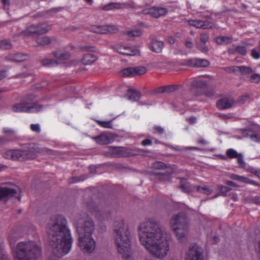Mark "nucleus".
I'll use <instances>...</instances> for the list:
<instances>
[{
	"label": "nucleus",
	"instance_id": "15",
	"mask_svg": "<svg viewBox=\"0 0 260 260\" xmlns=\"http://www.w3.org/2000/svg\"><path fill=\"white\" fill-rule=\"evenodd\" d=\"M30 149L31 150L32 154H34V159L37 157L38 154L54 155L55 152L46 147L40 148L39 146L34 143L30 144Z\"/></svg>",
	"mask_w": 260,
	"mask_h": 260
},
{
	"label": "nucleus",
	"instance_id": "45",
	"mask_svg": "<svg viewBox=\"0 0 260 260\" xmlns=\"http://www.w3.org/2000/svg\"><path fill=\"white\" fill-rule=\"evenodd\" d=\"M226 155L230 158H236L239 154L233 149H229L226 150Z\"/></svg>",
	"mask_w": 260,
	"mask_h": 260
},
{
	"label": "nucleus",
	"instance_id": "2",
	"mask_svg": "<svg viewBox=\"0 0 260 260\" xmlns=\"http://www.w3.org/2000/svg\"><path fill=\"white\" fill-rule=\"evenodd\" d=\"M67 224V220L64 216L54 215L50 217L46 225L49 244L53 254L58 257L70 252L73 242L71 231Z\"/></svg>",
	"mask_w": 260,
	"mask_h": 260
},
{
	"label": "nucleus",
	"instance_id": "25",
	"mask_svg": "<svg viewBox=\"0 0 260 260\" xmlns=\"http://www.w3.org/2000/svg\"><path fill=\"white\" fill-rule=\"evenodd\" d=\"M173 170L171 168H168V170L166 171L165 173L159 174L156 173L158 177V179L160 181H168L171 182V178L170 175L173 174Z\"/></svg>",
	"mask_w": 260,
	"mask_h": 260
},
{
	"label": "nucleus",
	"instance_id": "16",
	"mask_svg": "<svg viewBox=\"0 0 260 260\" xmlns=\"http://www.w3.org/2000/svg\"><path fill=\"white\" fill-rule=\"evenodd\" d=\"M181 64L193 67H206L209 66V62L206 59L190 58L185 60Z\"/></svg>",
	"mask_w": 260,
	"mask_h": 260
},
{
	"label": "nucleus",
	"instance_id": "43",
	"mask_svg": "<svg viewBox=\"0 0 260 260\" xmlns=\"http://www.w3.org/2000/svg\"><path fill=\"white\" fill-rule=\"evenodd\" d=\"M220 190L219 194L222 196H226L227 193L231 191V188L228 186L220 185L218 187Z\"/></svg>",
	"mask_w": 260,
	"mask_h": 260
},
{
	"label": "nucleus",
	"instance_id": "63",
	"mask_svg": "<svg viewBox=\"0 0 260 260\" xmlns=\"http://www.w3.org/2000/svg\"><path fill=\"white\" fill-rule=\"evenodd\" d=\"M0 260H11V258L9 257L8 254L4 251L0 254Z\"/></svg>",
	"mask_w": 260,
	"mask_h": 260
},
{
	"label": "nucleus",
	"instance_id": "5",
	"mask_svg": "<svg viewBox=\"0 0 260 260\" xmlns=\"http://www.w3.org/2000/svg\"><path fill=\"white\" fill-rule=\"evenodd\" d=\"M170 225L179 241L183 242L186 239L189 232V219L184 213L173 216Z\"/></svg>",
	"mask_w": 260,
	"mask_h": 260
},
{
	"label": "nucleus",
	"instance_id": "30",
	"mask_svg": "<svg viewBox=\"0 0 260 260\" xmlns=\"http://www.w3.org/2000/svg\"><path fill=\"white\" fill-rule=\"evenodd\" d=\"M28 56L26 54L17 53L13 56L10 57L8 59L16 62L23 61L26 60Z\"/></svg>",
	"mask_w": 260,
	"mask_h": 260
},
{
	"label": "nucleus",
	"instance_id": "8",
	"mask_svg": "<svg viewBox=\"0 0 260 260\" xmlns=\"http://www.w3.org/2000/svg\"><path fill=\"white\" fill-rule=\"evenodd\" d=\"M77 246L84 253L91 254L96 249V244L92 235H78Z\"/></svg>",
	"mask_w": 260,
	"mask_h": 260
},
{
	"label": "nucleus",
	"instance_id": "17",
	"mask_svg": "<svg viewBox=\"0 0 260 260\" xmlns=\"http://www.w3.org/2000/svg\"><path fill=\"white\" fill-rule=\"evenodd\" d=\"M116 51L119 54L124 55H137L140 54L138 50L128 46H119L115 48Z\"/></svg>",
	"mask_w": 260,
	"mask_h": 260
},
{
	"label": "nucleus",
	"instance_id": "62",
	"mask_svg": "<svg viewBox=\"0 0 260 260\" xmlns=\"http://www.w3.org/2000/svg\"><path fill=\"white\" fill-rule=\"evenodd\" d=\"M127 35L128 36H134V37H138L141 35V32L140 30H136L135 31H129L127 33Z\"/></svg>",
	"mask_w": 260,
	"mask_h": 260
},
{
	"label": "nucleus",
	"instance_id": "38",
	"mask_svg": "<svg viewBox=\"0 0 260 260\" xmlns=\"http://www.w3.org/2000/svg\"><path fill=\"white\" fill-rule=\"evenodd\" d=\"M41 63L43 66H50L56 65L58 62L54 59L45 58L41 60Z\"/></svg>",
	"mask_w": 260,
	"mask_h": 260
},
{
	"label": "nucleus",
	"instance_id": "6",
	"mask_svg": "<svg viewBox=\"0 0 260 260\" xmlns=\"http://www.w3.org/2000/svg\"><path fill=\"white\" fill-rule=\"evenodd\" d=\"M89 211L100 220H104L110 215L112 207L105 199H98L87 204Z\"/></svg>",
	"mask_w": 260,
	"mask_h": 260
},
{
	"label": "nucleus",
	"instance_id": "56",
	"mask_svg": "<svg viewBox=\"0 0 260 260\" xmlns=\"http://www.w3.org/2000/svg\"><path fill=\"white\" fill-rule=\"evenodd\" d=\"M237 159V162L241 167L244 168L245 166V163L243 160V156L241 154H239L238 156L236 157Z\"/></svg>",
	"mask_w": 260,
	"mask_h": 260
},
{
	"label": "nucleus",
	"instance_id": "31",
	"mask_svg": "<svg viewBox=\"0 0 260 260\" xmlns=\"http://www.w3.org/2000/svg\"><path fill=\"white\" fill-rule=\"evenodd\" d=\"M123 9L121 3H110L104 6L102 9L104 11H109L113 9Z\"/></svg>",
	"mask_w": 260,
	"mask_h": 260
},
{
	"label": "nucleus",
	"instance_id": "24",
	"mask_svg": "<svg viewBox=\"0 0 260 260\" xmlns=\"http://www.w3.org/2000/svg\"><path fill=\"white\" fill-rule=\"evenodd\" d=\"M27 109L28 103L25 102H23L20 103L15 104L12 107V110L15 112H24L28 113Z\"/></svg>",
	"mask_w": 260,
	"mask_h": 260
},
{
	"label": "nucleus",
	"instance_id": "34",
	"mask_svg": "<svg viewBox=\"0 0 260 260\" xmlns=\"http://www.w3.org/2000/svg\"><path fill=\"white\" fill-rule=\"evenodd\" d=\"M43 108L42 105L37 103H28V113L38 112L40 111Z\"/></svg>",
	"mask_w": 260,
	"mask_h": 260
},
{
	"label": "nucleus",
	"instance_id": "51",
	"mask_svg": "<svg viewBox=\"0 0 260 260\" xmlns=\"http://www.w3.org/2000/svg\"><path fill=\"white\" fill-rule=\"evenodd\" d=\"M3 133L9 136H15V131L12 129L5 127L3 129Z\"/></svg>",
	"mask_w": 260,
	"mask_h": 260
},
{
	"label": "nucleus",
	"instance_id": "48",
	"mask_svg": "<svg viewBox=\"0 0 260 260\" xmlns=\"http://www.w3.org/2000/svg\"><path fill=\"white\" fill-rule=\"evenodd\" d=\"M236 51H237V53H238L241 55H245L247 52L245 47L243 46H236Z\"/></svg>",
	"mask_w": 260,
	"mask_h": 260
},
{
	"label": "nucleus",
	"instance_id": "64",
	"mask_svg": "<svg viewBox=\"0 0 260 260\" xmlns=\"http://www.w3.org/2000/svg\"><path fill=\"white\" fill-rule=\"evenodd\" d=\"M244 183H248V184H252V185H254L255 186H259V184L254 181H253V180H251L248 178H247V177H245V180L244 181Z\"/></svg>",
	"mask_w": 260,
	"mask_h": 260
},
{
	"label": "nucleus",
	"instance_id": "39",
	"mask_svg": "<svg viewBox=\"0 0 260 260\" xmlns=\"http://www.w3.org/2000/svg\"><path fill=\"white\" fill-rule=\"evenodd\" d=\"M194 189L197 190V191L201 193H203L206 194H210L211 193V191L210 189L208 188L206 186H194Z\"/></svg>",
	"mask_w": 260,
	"mask_h": 260
},
{
	"label": "nucleus",
	"instance_id": "36",
	"mask_svg": "<svg viewBox=\"0 0 260 260\" xmlns=\"http://www.w3.org/2000/svg\"><path fill=\"white\" fill-rule=\"evenodd\" d=\"M141 93L139 91L129 89L128 91V99L133 101H138L141 97Z\"/></svg>",
	"mask_w": 260,
	"mask_h": 260
},
{
	"label": "nucleus",
	"instance_id": "52",
	"mask_svg": "<svg viewBox=\"0 0 260 260\" xmlns=\"http://www.w3.org/2000/svg\"><path fill=\"white\" fill-rule=\"evenodd\" d=\"M98 123L101 126L105 128H111L112 125L111 124V121H97Z\"/></svg>",
	"mask_w": 260,
	"mask_h": 260
},
{
	"label": "nucleus",
	"instance_id": "29",
	"mask_svg": "<svg viewBox=\"0 0 260 260\" xmlns=\"http://www.w3.org/2000/svg\"><path fill=\"white\" fill-rule=\"evenodd\" d=\"M36 42L39 45L44 46L51 44L52 39L48 36H43L37 38L36 39Z\"/></svg>",
	"mask_w": 260,
	"mask_h": 260
},
{
	"label": "nucleus",
	"instance_id": "9",
	"mask_svg": "<svg viewBox=\"0 0 260 260\" xmlns=\"http://www.w3.org/2000/svg\"><path fill=\"white\" fill-rule=\"evenodd\" d=\"M95 230V224L89 217L80 218L76 225V232L78 235H92Z\"/></svg>",
	"mask_w": 260,
	"mask_h": 260
},
{
	"label": "nucleus",
	"instance_id": "14",
	"mask_svg": "<svg viewBox=\"0 0 260 260\" xmlns=\"http://www.w3.org/2000/svg\"><path fill=\"white\" fill-rule=\"evenodd\" d=\"M146 72V69L144 67H138L136 68H127L120 72L121 76L124 77L134 76L135 75H141Z\"/></svg>",
	"mask_w": 260,
	"mask_h": 260
},
{
	"label": "nucleus",
	"instance_id": "28",
	"mask_svg": "<svg viewBox=\"0 0 260 260\" xmlns=\"http://www.w3.org/2000/svg\"><path fill=\"white\" fill-rule=\"evenodd\" d=\"M232 36H219L215 38V42L219 45L228 44L233 41Z\"/></svg>",
	"mask_w": 260,
	"mask_h": 260
},
{
	"label": "nucleus",
	"instance_id": "42",
	"mask_svg": "<svg viewBox=\"0 0 260 260\" xmlns=\"http://www.w3.org/2000/svg\"><path fill=\"white\" fill-rule=\"evenodd\" d=\"M12 45L9 41L4 40L0 43V47L3 49L7 50L11 48Z\"/></svg>",
	"mask_w": 260,
	"mask_h": 260
},
{
	"label": "nucleus",
	"instance_id": "1",
	"mask_svg": "<svg viewBox=\"0 0 260 260\" xmlns=\"http://www.w3.org/2000/svg\"><path fill=\"white\" fill-rule=\"evenodd\" d=\"M139 240L148 252L154 257L162 259L170 249L166 234L160 222L153 218H148L138 228Z\"/></svg>",
	"mask_w": 260,
	"mask_h": 260
},
{
	"label": "nucleus",
	"instance_id": "49",
	"mask_svg": "<svg viewBox=\"0 0 260 260\" xmlns=\"http://www.w3.org/2000/svg\"><path fill=\"white\" fill-rule=\"evenodd\" d=\"M250 99V96L248 94H245L243 95H241L240 97H239L238 99L237 100V103L240 104H244L246 102L249 101Z\"/></svg>",
	"mask_w": 260,
	"mask_h": 260
},
{
	"label": "nucleus",
	"instance_id": "19",
	"mask_svg": "<svg viewBox=\"0 0 260 260\" xmlns=\"http://www.w3.org/2000/svg\"><path fill=\"white\" fill-rule=\"evenodd\" d=\"M234 104L233 99L224 98L218 100L216 106L219 109L223 110L231 108Z\"/></svg>",
	"mask_w": 260,
	"mask_h": 260
},
{
	"label": "nucleus",
	"instance_id": "33",
	"mask_svg": "<svg viewBox=\"0 0 260 260\" xmlns=\"http://www.w3.org/2000/svg\"><path fill=\"white\" fill-rule=\"evenodd\" d=\"M55 58L60 60H67L69 59L71 54L69 52H61L60 51L53 52Z\"/></svg>",
	"mask_w": 260,
	"mask_h": 260
},
{
	"label": "nucleus",
	"instance_id": "21",
	"mask_svg": "<svg viewBox=\"0 0 260 260\" xmlns=\"http://www.w3.org/2000/svg\"><path fill=\"white\" fill-rule=\"evenodd\" d=\"M111 155L113 157H120L125 156V148L122 147H110Z\"/></svg>",
	"mask_w": 260,
	"mask_h": 260
},
{
	"label": "nucleus",
	"instance_id": "46",
	"mask_svg": "<svg viewBox=\"0 0 260 260\" xmlns=\"http://www.w3.org/2000/svg\"><path fill=\"white\" fill-rule=\"evenodd\" d=\"M249 81L252 83H258L260 82V75L258 74L251 75Z\"/></svg>",
	"mask_w": 260,
	"mask_h": 260
},
{
	"label": "nucleus",
	"instance_id": "55",
	"mask_svg": "<svg viewBox=\"0 0 260 260\" xmlns=\"http://www.w3.org/2000/svg\"><path fill=\"white\" fill-rule=\"evenodd\" d=\"M240 66H232L230 67H226L224 68V70L229 73H234L239 71Z\"/></svg>",
	"mask_w": 260,
	"mask_h": 260
},
{
	"label": "nucleus",
	"instance_id": "54",
	"mask_svg": "<svg viewBox=\"0 0 260 260\" xmlns=\"http://www.w3.org/2000/svg\"><path fill=\"white\" fill-rule=\"evenodd\" d=\"M209 39V35L206 33H202L200 34V40L201 42L206 43Z\"/></svg>",
	"mask_w": 260,
	"mask_h": 260
},
{
	"label": "nucleus",
	"instance_id": "7",
	"mask_svg": "<svg viewBox=\"0 0 260 260\" xmlns=\"http://www.w3.org/2000/svg\"><path fill=\"white\" fill-rule=\"evenodd\" d=\"M3 156L7 159L22 161L26 160L33 159L34 155L32 154L29 144L28 149L27 150H8L3 153Z\"/></svg>",
	"mask_w": 260,
	"mask_h": 260
},
{
	"label": "nucleus",
	"instance_id": "59",
	"mask_svg": "<svg viewBox=\"0 0 260 260\" xmlns=\"http://www.w3.org/2000/svg\"><path fill=\"white\" fill-rule=\"evenodd\" d=\"M121 5H122V7H123V8H132L133 9H137L139 7L138 6H136L133 3H121Z\"/></svg>",
	"mask_w": 260,
	"mask_h": 260
},
{
	"label": "nucleus",
	"instance_id": "3",
	"mask_svg": "<svg viewBox=\"0 0 260 260\" xmlns=\"http://www.w3.org/2000/svg\"><path fill=\"white\" fill-rule=\"evenodd\" d=\"M114 237L118 252L126 259L132 254L130 233L127 226H125L122 220L116 221L114 223Z\"/></svg>",
	"mask_w": 260,
	"mask_h": 260
},
{
	"label": "nucleus",
	"instance_id": "35",
	"mask_svg": "<svg viewBox=\"0 0 260 260\" xmlns=\"http://www.w3.org/2000/svg\"><path fill=\"white\" fill-rule=\"evenodd\" d=\"M62 10V8L61 7L58 8H53L50 10L44 11L42 13L41 16H43L46 18L52 17L53 15L57 12Z\"/></svg>",
	"mask_w": 260,
	"mask_h": 260
},
{
	"label": "nucleus",
	"instance_id": "60",
	"mask_svg": "<svg viewBox=\"0 0 260 260\" xmlns=\"http://www.w3.org/2000/svg\"><path fill=\"white\" fill-rule=\"evenodd\" d=\"M30 129L36 133H39L41 131L40 125L39 124H31Z\"/></svg>",
	"mask_w": 260,
	"mask_h": 260
},
{
	"label": "nucleus",
	"instance_id": "47",
	"mask_svg": "<svg viewBox=\"0 0 260 260\" xmlns=\"http://www.w3.org/2000/svg\"><path fill=\"white\" fill-rule=\"evenodd\" d=\"M201 28L211 29L212 28V23L209 21H201Z\"/></svg>",
	"mask_w": 260,
	"mask_h": 260
},
{
	"label": "nucleus",
	"instance_id": "13",
	"mask_svg": "<svg viewBox=\"0 0 260 260\" xmlns=\"http://www.w3.org/2000/svg\"><path fill=\"white\" fill-rule=\"evenodd\" d=\"M91 31L99 34H114L118 32V28L115 25H96L91 28Z\"/></svg>",
	"mask_w": 260,
	"mask_h": 260
},
{
	"label": "nucleus",
	"instance_id": "58",
	"mask_svg": "<svg viewBox=\"0 0 260 260\" xmlns=\"http://www.w3.org/2000/svg\"><path fill=\"white\" fill-rule=\"evenodd\" d=\"M197 48L200 50L202 52L206 53L208 52V47L205 45H197Z\"/></svg>",
	"mask_w": 260,
	"mask_h": 260
},
{
	"label": "nucleus",
	"instance_id": "11",
	"mask_svg": "<svg viewBox=\"0 0 260 260\" xmlns=\"http://www.w3.org/2000/svg\"><path fill=\"white\" fill-rule=\"evenodd\" d=\"M185 260H204L203 249L197 244L189 247Z\"/></svg>",
	"mask_w": 260,
	"mask_h": 260
},
{
	"label": "nucleus",
	"instance_id": "32",
	"mask_svg": "<svg viewBox=\"0 0 260 260\" xmlns=\"http://www.w3.org/2000/svg\"><path fill=\"white\" fill-rule=\"evenodd\" d=\"M192 85L197 88L203 89L207 87L208 83L205 80L197 79L192 81Z\"/></svg>",
	"mask_w": 260,
	"mask_h": 260
},
{
	"label": "nucleus",
	"instance_id": "22",
	"mask_svg": "<svg viewBox=\"0 0 260 260\" xmlns=\"http://www.w3.org/2000/svg\"><path fill=\"white\" fill-rule=\"evenodd\" d=\"M20 234L17 230H11L8 235V239L9 240L10 245L12 250L14 249V244L15 242L18 240Z\"/></svg>",
	"mask_w": 260,
	"mask_h": 260
},
{
	"label": "nucleus",
	"instance_id": "41",
	"mask_svg": "<svg viewBox=\"0 0 260 260\" xmlns=\"http://www.w3.org/2000/svg\"><path fill=\"white\" fill-rule=\"evenodd\" d=\"M239 71H240L242 74L245 75H249L253 72V71L250 68L245 66H240Z\"/></svg>",
	"mask_w": 260,
	"mask_h": 260
},
{
	"label": "nucleus",
	"instance_id": "4",
	"mask_svg": "<svg viewBox=\"0 0 260 260\" xmlns=\"http://www.w3.org/2000/svg\"><path fill=\"white\" fill-rule=\"evenodd\" d=\"M15 260H36L41 254V248L36 242H20L13 250Z\"/></svg>",
	"mask_w": 260,
	"mask_h": 260
},
{
	"label": "nucleus",
	"instance_id": "20",
	"mask_svg": "<svg viewBox=\"0 0 260 260\" xmlns=\"http://www.w3.org/2000/svg\"><path fill=\"white\" fill-rule=\"evenodd\" d=\"M17 193L15 189L6 187H0V201L5 198L14 196Z\"/></svg>",
	"mask_w": 260,
	"mask_h": 260
},
{
	"label": "nucleus",
	"instance_id": "44",
	"mask_svg": "<svg viewBox=\"0 0 260 260\" xmlns=\"http://www.w3.org/2000/svg\"><path fill=\"white\" fill-rule=\"evenodd\" d=\"M87 178V175H82L80 177H73L70 179V183H77L81 181H83Z\"/></svg>",
	"mask_w": 260,
	"mask_h": 260
},
{
	"label": "nucleus",
	"instance_id": "53",
	"mask_svg": "<svg viewBox=\"0 0 260 260\" xmlns=\"http://www.w3.org/2000/svg\"><path fill=\"white\" fill-rule=\"evenodd\" d=\"M201 20H191L189 21L190 25L194 26L197 28H201Z\"/></svg>",
	"mask_w": 260,
	"mask_h": 260
},
{
	"label": "nucleus",
	"instance_id": "61",
	"mask_svg": "<svg viewBox=\"0 0 260 260\" xmlns=\"http://www.w3.org/2000/svg\"><path fill=\"white\" fill-rule=\"evenodd\" d=\"M251 56L254 59H258L260 57V54L259 52L254 49H253L251 51Z\"/></svg>",
	"mask_w": 260,
	"mask_h": 260
},
{
	"label": "nucleus",
	"instance_id": "40",
	"mask_svg": "<svg viewBox=\"0 0 260 260\" xmlns=\"http://www.w3.org/2000/svg\"><path fill=\"white\" fill-rule=\"evenodd\" d=\"M153 167L156 170H168V168H171L169 166H167L164 163L160 161H157L153 164Z\"/></svg>",
	"mask_w": 260,
	"mask_h": 260
},
{
	"label": "nucleus",
	"instance_id": "50",
	"mask_svg": "<svg viewBox=\"0 0 260 260\" xmlns=\"http://www.w3.org/2000/svg\"><path fill=\"white\" fill-rule=\"evenodd\" d=\"M230 177L235 180L239 181L241 182H244V181L245 180V177L239 176L236 174H231L230 176Z\"/></svg>",
	"mask_w": 260,
	"mask_h": 260
},
{
	"label": "nucleus",
	"instance_id": "37",
	"mask_svg": "<svg viewBox=\"0 0 260 260\" xmlns=\"http://www.w3.org/2000/svg\"><path fill=\"white\" fill-rule=\"evenodd\" d=\"M180 185L179 188H181L184 192H189L190 191L189 189V183L187 181L186 179L183 178L180 179Z\"/></svg>",
	"mask_w": 260,
	"mask_h": 260
},
{
	"label": "nucleus",
	"instance_id": "10",
	"mask_svg": "<svg viewBox=\"0 0 260 260\" xmlns=\"http://www.w3.org/2000/svg\"><path fill=\"white\" fill-rule=\"evenodd\" d=\"M50 29V26L46 22L36 24H31L21 31V34L25 37L33 35H43L47 33Z\"/></svg>",
	"mask_w": 260,
	"mask_h": 260
},
{
	"label": "nucleus",
	"instance_id": "26",
	"mask_svg": "<svg viewBox=\"0 0 260 260\" xmlns=\"http://www.w3.org/2000/svg\"><path fill=\"white\" fill-rule=\"evenodd\" d=\"M242 134L244 137H249L253 141L256 142L260 141L259 136L250 129H244Z\"/></svg>",
	"mask_w": 260,
	"mask_h": 260
},
{
	"label": "nucleus",
	"instance_id": "27",
	"mask_svg": "<svg viewBox=\"0 0 260 260\" xmlns=\"http://www.w3.org/2000/svg\"><path fill=\"white\" fill-rule=\"evenodd\" d=\"M97 59L96 56L92 54L88 53L84 55L82 59V62L84 64H90L95 62Z\"/></svg>",
	"mask_w": 260,
	"mask_h": 260
},
{
	"label": "nucleus",
	"instance_id": "23",
	"mask_svg": "<svg viewBox=\"0 0 260 260\" xmlns=\"http://www.w3.org/2000/svg\"><path fill=\"white\" fill-rule=\"evenodd\" d=\"M164 48V43L157 40H152L150 44L151 50L156 53L161 52Z\"/></svg>",
	"mask_w": 260,
	"mask_h": 260
},
{
	"label": "nucleus",
	"instance_id": "12",
	"mask_svg": "<svg viewBox=\"0 0 260 260\" xmlns=\"http://www.w3.org/2000/svg\"><path fill=\"white\" fill-rule=\"evenodd\" d=\"M168 10L162 7H153L146 9L138 13L139 14H149L154 18H158L165 15L168 13Z\"/></svg>",
	"mask_w": 260,
	"mask_h": 260
},
{
	"label": "nucleus",
	"instance_id": "57",
	"mask_svg": "<svg viewBox=\"0 0 260 260\" xmlns=\"http://www.w3.org/2000/svg\"><path fill=\"white\" fill-rule=\"evenodd\" d=\"M166 93H171L177 89V85H169L166 86Z\"/></svg>",
	"mask_w": 260,
	"mask_h": 260
},
{
	"label": "nucleus",
	"instance_id": "18",
	"mask_svg": "<svg viewBox=\"0 0 260 260\" xmlns=\"http://www.w3.org/2000/svg\"><path fill=\"white\" fill-rule=\"evenodd\" d=\"M93 139L97 143L101 145L110 144L114 141V137L111 134H102L93 137Z\"/></svg>",
	"mask_w": 260,
	"mask_h": 260
}]
</instances>
